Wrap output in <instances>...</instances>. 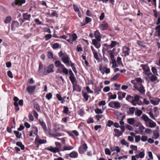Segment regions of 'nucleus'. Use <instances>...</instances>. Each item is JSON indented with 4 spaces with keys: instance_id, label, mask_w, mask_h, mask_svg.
I'll return each instance as SVG.
<instances>
[{
    "instance_id": "nucleus-21",
    "label": "nucleus",
    "mask_w": 160,
    "mask_h": 160,
    "mask_svg": "<svg viewBox=\"0 0 160 160\" xmlns=\"http://www.w3.org/2000/svg\"><path fill=\"white\" fill-rule=\"evenodd\" d=\"M55 65L56 67L62 68L64 65L61 63L59 61H57L55 62Z\"/></svg>"
},
{
    "instance_id": "nucleus-51",
    "label": "nucleus",
    "mask_w": 160,
    "mask_h": 160,
    "mask_svg": "<svg viewBox=\"0 0 160 160\" xmlns=\"http://www.w3.org/2000/svg\"><path fill=\"white\" fill-rule=\"evenodd\" d=\"M94 90L95 93H97V94H98L99 93V92L101 91V88L98 87H97L95 88Z\"/></svg>"
},
{
    "instance_id": "nucleus-11",
    "label": "nucleus",
    "mask_w": 160,
    "mask_h": 160,
    "mask_svg": "<svg viewBox=\"0 0 160 160\" xmlns=\"http://www.w3.org/2000/svg\"><path fill=\"white\" fill-rule=\"evenodd\" d=\"M47 150L54 153H56L57 152H59L60 151V150L58 148H53L52 146L50 147L49 148H47Z\"/></svg>"
},
{
    "instance_id": "nucleus-39",
    "label": "nucleus",
    "mask_w": 160,
    "mask_h": 160,
    "mask_svg": "<svg viewBox=\"0 0 160 160\" xmlns=\"http://www.w3.org/2000/svg\"><path fill=\"white\" fill-rule=\"evenodd\" d=\"M155 75H152L150 78V80L151 82H153L157 80V77Z\"/></svg>"
},
{
    "instance_id": "nucleus-53",
    "label": "nucleus",
    "mask_w": 160,
    "mask_h": 160,
    "mask_svg": "<svg viewBox=\"0 0 160 160\" xmlns=\"http://www.w3.org/2000/svg\"><path fill=\"white\" fill-rule=\"evenodd\" d=\"M70 65L73 71V72H74V73L75 74H76L77 73V71L76 70L75 67H74V64L72 63V64H71Z\"/></svg>"
},
{
    "instance_id": "nucleus-56",
    "label": "nucleus",
    "mask_w": 160,
    "mask_h": 160,
    "mask_svg": "<svg viewBox=\"0 0 160 160\" xmlns=\"http://www.w3.org/2000/svg\"><path fill=\"white\" fill-rule=\"evenodd\" d=\"M141 140L143 142H145L148 140V137L145 136H142L141 137Z\"/></svg>"
},
{
    "instance_id": "nucleus-27",
    "label": "nucleus",
    "mask_w": 160,
    "mask_h": 160,
    "mask_svg": "<svg viewBox=\"0 0 160 160\" xmlns=\"http://www.w3.org/2000/svg\"><path fill=\"white\" fill-rule=\"evenodd\" d=\"M142 112L141 110L138 109L136 110L135 112V114L137 117L140 116L142 114Z\"/></svg>"
},
{
    "instance_id": "nucleus-6",
    "label": "nucleus",
    "mask_w": 160,
    "mask_h": 160,
    "mask_svg": "<svg viewBox=\"0 0 160 160\" xmlns=\"http://www.w3.org/2000/svg\"><path fill=\"white\" fill-rule=\"evenodd\" d=\"M25 2V0H16L15 2H13L12 3V6H14L16 5L21 6Z\"/></svg>"
},
{
    "instance_id": "nucleus-30",
    "label": "nucleus",
    "mask_w": 160,
    "mask_h": 160,
    "mask_svg": "<svg viewBox=\"0 0 160 160\" xmlns=\"http://www.w3.org/2000/svg\"><path fill=\"white\" fill-rule=\"evenodd\" d=\"M73 148L72 146H64L63 147L62 151L69 150L73 149Z\"/></svg>"
},
{
    "instance_id": "nucleus-45",
    "label": "nucleus",
    "mask_w": 160,
    "mask_h": 160,
    "mask_svg": "<svg viewBox=\"0 0 160 160\" xmlns=\"http://www.w3.org/2000/svg\"><path fill=\"white\" fill-rule=\"evenodd\" d=\"M105 154L106 155H110L111 154V152L110 151L108 148H105Z\"/></svg>"
},
{
    "instance_id": "nucleus-57",
    "label": "nucleus",
    "mask_w": 160,
    "mask_h": 160,
    "mask_svg": "<svg viewBox=\"0 0 160 160\" xmlns=\"http://www.w3.org/2000/svg\"><path fill=\"white\" fill-rule=\"evenodd\" d=\"M114 123L111 120H108V123L107 125L109 127H110L112 125H113Z\"/></svg>"
},
{
    "instance_id": "nucleus-24",
    "label": "nucleus",
    "mask_w": 160,
    "mask_h": 160,
    "mask_svg": "<svg viewBox=\"0 0 160 160\" xmlns=\"http://www.w3.org/2000/svg\"><path fill=\"white\" fill-rule=\"evenodd\" d=\"M110 150L112 151H116L117 153L119 152L120 151V149L118 146L111 147Z\"/></svg>"
},
{
    "instance_id": "nucleus-17",
    "label": "nucleus",
    "mask_w": 160,
    "mask_h": 160,
    "mask_svg": "<svg viewBox=\"0 0 160 160\" xmlns=\"http://www.w3.org/2000/svg\"><path fill=\"white\" fill-rule=\"evenodd\" d=\"M73 87V91H77V92H80L81 91V89L79 87L78 85L77 84H73L72 86Z\"/></svg>"
},
{
    "instance_id": "nucleus-41",
    "label": "nucleus",
    "mask_w": 160,
    "mask_h": 160,
    "mask_svg": "<svg viewBox=\"0 0 160 160\" xmlns=\"http://www.w3.org/2000/svg\"><path fill=\"white\" fill-rule=\"evenodd\" d=\"M152 71L154 75L158 76L156 69L154 67H152L151 68Z\"/></svg>"
},
{
    "instance_id": "nucleus-26",
    "label": "nucleus",
    "mask_w": 160,
    "mask_h": 160,
    "mask_svg": "<svg viewBox=\"0 0 160 160\" xmlns=\"http://www.w3.org/2000/svg\"><path fill=\"white\" fill-rule=\"evenodd\" d=\"M12 18L10 16H7L4 21L5 23L7 24L10 22L11 21Z\"/></svg>"
},
{
    "instance_id": "nucleus-59",
    "label": "nucleus",
    "mask_w": 160,
    "mask_h": 160,
    "mask_svg": "<svg viewBox=\"0 0 160 160\" xmlns=\"http://www.w3.org/2000/svg\"><path fill=\"white\" fill-rule=\"evenodd\" d=\"M117 97V95L116 94H114V95L111 94L110 96V98H109L108 101H109L110 99H114L116 98Z\"/></svg>"
},
{
    "instance_id": "nucleus-7",
    "label": "nucleus",
    "mask_w": 160,
    "mask_h": 160,
    "mask_svg": "<svg viewBox=\"0 0 160 160\" xmlns=\"http://www.w3.org/2000/svg\"><path fill=\"white\" fill-rule=\"evenodd\" d=\"M19 26V23L17 21H13L11 24V29L12 30L15 31L16 28L18 27Z\"/></svg>"
},
{
    "instance_id": "nucleus-46",
    "label": "nucleus",
    "mask_w": 160,
    "mask_h": 160,
    "mask_svg": "<svg viewBox=\"0 0 160 160\" xmlns=\"http://www.w3.org/2000/svg\"><path fill=\"white\" fill-rule=\"evenodd\" d=\"M73 7L74 11L75 12H78L80 11L79 8L77 5L74 4L73 5Z\"/></svg>"
},
{
    "instance_id": "nucleus-8",
    "label": "nucleus",
    "mask_w": 160,
    "mask_h": 160,
    "mask_svg": "<svg viewBox=\"0 0 160 160\" xmlns=\"http://www.w3.org/2000/svg\"><path fill=\"white\" fill-rule=\"evenodd\" d=\"M36 88V86L35 85L29 86L27 87V89L28 92L31 94L34 92Z\"/></svg>"
},
{
    "instance_id": "nucleus-23",
    "label": "nucleus",
    "mask_w": 160,
    "mask_h": 160,
    "mask_svg": "<svg viewBox=\"0 0 160 160\" xmlns=\"http://www.w3.org/2000/svg\"><path fill=\"white\" fill-rule=\"evenodd\" d=\"M69 156L72 158H76L78 157V153L76 152L73 151L69 154Z\"/></svg>"
},
{
    "instance_id": "nucleus-19",
    "label": "nucleus",
    "mask_w": 160,
    "mask_h": 160,
    "mask_svg": "<svg viewBox=\"0 0 160 160\" xmlns=\"http://www.w3.org/2000/svg\"><path fill=\"white\" fill-rule=\"evenodd\" d=\"M108 27V25L107 23L101 24L100 25L99 28L101 30H105Z\"/></svg>"
},
{
    "instance_id": "nucleus-13",
    "label": "nucleus",
    "mask_w": 160,
    "mask_h": 160,
    "mask_svg": "<svg viewBox=\"0 0 160 160\" xmlns=\"http://www.w3.org/2000/svg\"><path fill=\"white\" fill-rule=\"evenodd\" d=\"M118 95V99L119 100H122L123 98L125 97L126 93L122 92H118L117 93Z\"/></svg>"
},
{
    "instance_id": "nucleus-63",
    "label": "nucleus",
    "mask_w": 160,
    "mask_h": 160,
    "mask_svg": "<svg viewBox=\"0 0 160 160\" xmlns=\"http://www.w3.org/2000/svg\"><path fill=\"white\" fill-rule=\"evenodd\" d=\"M141 137L140 136H135V141L137 142H138L140 140Z\"/></svg>"
},
{
    "instance_id": "nucleus-55",
    "label": "nucleus",
    "mask_w": 160,
    "mask_h": 160,
    "mask_svg": "<svg viewBox=\"0 0 160 160\" xmlns=\"http://www.w3.org/2000/svg\"><path fill=\"white\" fill-rule=\"evenodd\" d=\"M52 95L50 93H49L47 94L46 96V98L48 100H49L52 98Z\"/></svg>"
},
{
    "instance_id": "nucleus-29",
    "label": "nucleus",
    "mask_w": 160,
    "mask_h": 160,
    "mask_svg": "<svg viewBox=\"0 0 160 160\" xmlns=\"http://www.w3.org/2000/svg\"><path fill=\"white\" fill-rule=\"evenodd\" d=\"M114 108H120L121 106L119 102H114Z\"/></svg>"
},
{
    "instance_id": "nucleus-20",
    "label": "nucleus",
    "mask_w": 160,
    "mask_h": 160,
    "mask_svg": "<svg viewBox=\"0 0 160 160\" xmlns=\"http://www.w3.org/2000/svg\"><path fill=\"white\" fill-rule=\"evenodd\" d=\"M40 124L44 130H47V127L45 123L44 122L43 120H39V121Z\"/></svg>"
},
{
    "instance_id": "nucleus-4",
    "label": "nucleus",
    "mask_w": 160,
    "mask_h": 160,
    "mask_svg": "<svg viewBox=\"0 0 160 160\" xmlns=\"http://www.w3.org/2000/svg\"><path fill=\"white\" fill-rule=\"evenodd\" d=\"M133 87L135 88L134 90H137L141 94H143L145 92V90L144 87L142 84L141 83L138 84V85H134Z\"/></svg>"
},
{
    "instance_id": "nucleus-3",
    "label": "nucleus",
    "mask_w": 160,
    "mask_h": 160,
    "mask_svg": "<svg viewBox=\"0 0 160 160\" xmlns=\"http://www.w3.org/2000/svg\"><path fill=\"white\" fill-rule=\"evenodd\" d=\"M140 66L142 68L143 70L144 71V73L145 75H147L149 78V76L152 74V73L151 72L150 69L149 67L146 65L141 64Z\"/></svg>"
},
{
    "instance_id": "nucleus-58",
    "label": "nucleus",
    "mask_w": 160,
    "mask_h": 160,
    "mask_svg": "<svg viewBox=\"0 0 160 160\" xmlns=\"http://www.w3.org/2000/svg\"><path fill=\"white\" fill-rule=\"evenodd\" d=\"M68 111V108L67 107L64 106V109L63 112L65 114H67Z\"/></svg>"
},
{
    "instance_id": "nucleus-2",
    "label": "nucleus",
    "mask_w": 160,
    "mask_h": 160,
    "mask_svg": "<svg viewBox=\"0 0 160 160\" xmlns=\"http://www.w3.org/2000/svg\"><path fill=\"white\" fill-rule=\"evenodd\" d=\"M14 101V105L15 106V109L16 111H18L19 110V108L18 107L19 105L20 106L23 105V100H19L18 98L15 97L13 98Z\"/></svg>"
},
{
    "instance_id": "nucleus-61",
    "label": "nucleus",
    "mask_w": 160,
    "mask_h": 160,
    "mask_svg": "<svg viewBox=\"0 0 160 160\" xmlns=\"http://www.w3.org/2000/svg\"><path fill=\"white\" fill-rule=\"evenodd\" d=\"M145 132L146 133L150 134L152 132V130L150 129L146 128L145 129Z\"/></svg>"
},
{
    "instance_id": "nucleus-44",
    "label": "nucleus",
    "mask_w": 160,
    "mask_h": 160,
    "mask_svg": "<svg viewBox=\"0 0 160 160\" xmlns=\"http://www.w3.org/2000/svg\"><path fill=\"white\" fill-rule=\"evenodd\" d=\"M119 75L120 74H115L113 78H111V80L112 81L116 80L117 79V78L119 76Z\"/></svg>"
},
{
    "instance_id": "nucleus-5",
    "label": "nucleus",
    "mask_w": 160,
    "mask_h": 160,
    "mask_svg": "<svg viewBox=\"0 0 160 160\" xmlns=\"http://www.w3.org/2000/svg\"><path fill=\"white\" fill-rule=\"evenodd\" d=\"M87 148L88 146L87 144L84 143L79 148L78 152L80 154H82L87 151Z\"/></svg>"
},
{
    "instance_id": "nucleus-62",
    "label": "nucleus",
    "mask_w": 160,
    "mask_h": 160,
    "mask_svg": "<svg viewBox=\"0 0 160 160\" xmlns=\"http://www.w3.org/2000/svg\"><path fill=\"white\" fill-rule=\"evenodd\" d=\"M139 155L140 158H142L145 156V153L143 152H141L139 153Z\"/></svg>"
},
{
    "instance_id": "nucleus-43",
    "label": "nucleus",
    "mask_w": 160,
    "mask_h": 160,
    "mask_svg": "<svg viewBox=\"0 0 160 160\" xmlns=\"http://www.w3.org/2000/svg\"><path fill=\"white\" fill-rule=\"evenodd\" d=\"M151 103L154 105H157L158 104L159 102V100L158 99L157 101H155L153 100H151L150 101Z\"/></svg>"
},
{
    "instance_id": "nucleus-34",
    "label": "nucleus",
    "mask_w": 160,
    "mask_h": 160,
    "mask_svg": "<svg viewBox=\"0 0 160 160\" xmlns=\"http://www.w3.org/2000/svg\"><path fill=\"white\" fill-rule=\"evenodd\" d=\"M112 62H110V63L112 64V67L113 68H115V67H118V66L117 64L116 61L115 60L112 59Z\"/></svg>"
},
{
    "instance_id": "nucleus-47",
    "label": "nucleus",
    "mask_w": 160,
    "mask_h": 160,
    "mask_svg": "<svg viewBox=\"0 0 160 160\" xmlns=\"http://www.w3.org/2000/svg\"><path fill=\"white\" fill-rule=\"evenodd\" d=\"M48 57L49 59H52L53 58V55L52 52H48Z\"/></svg>"
},
{
    "instance_id": "nucleus-60",
    "label": "nucleus",
    "mask_w": 160,
    "mask_h": 160,
    "mask_svg": "<svg viewBox=\"0 0 160 160\" xmlns=\"http://www.w3.org/2000/svg\"><path fill=\"white\" fill-rule=\"evenodd\" d=\"M61 136V134L59 132H57L56 133L53 134L52 135V137H60Z\"/></svg>"
},
{
    "instance_id": "nucleus-37",
    "label": "nucleus",
    "mask_w": 160,
    "mask_h": 160,
    "mask_svg": "<svg viewBox=\"0 0 160 160\" xmlns=\"http://www.w3.org/2000/svg\"><path fill=\"white\" fill-rule=\"evenodd\" d=\"M121 143L122 144L126 145L127 147L129 146V145L128 142L124 139H123L121 140Z\"/></svg>"
},
{
    "instance_id": "nucleus-38",
    "label": "nucleus",
    "mask_w": 160,
    "mask_h": 160,
    "mask_svg": "<svg viewBox=\"0 0 160 160\" xmlns=\"http://www.w3.org/2000/svg\"><path fill=\"white\" fill-rule=\"evenodd\" d=\"M135 111V108L134 107L130 108H129V112L128 113L129 114H133L134 113Z\"/></svg>"
},
{
    "instance_id": "nucleus-49",
    "label": "nucleus",
    "mask_w": 160,
    "mask_h": 160,
    "mask_svg": "<svg viewBox=\"0 0 160 160\" xmlns=\"http://www.w3.org/2000/svg\"><path fill=\"white\" fill-rule=\"evenodd\" d=\"M117 63H118V64L119 65H121V64H122V60H121V58L119 57H118L117 58Z\"/></svg>"
},
{
    "instance_id": "nucleus-32",
    "label": "nucleus",
    "mask_w": 160,
    "mask_h": 160,
    "mask_svg": "<svg viewBox=\"0 0 160 160\" xmlns=\"http://www.w3.org/2000/svg\"><path fill=\"white\" fill-rule=\"evenodd\" d=\"M14 133L15 134L17 138H20L21 137V134L18 131H14Z\"/></svg>"
},
{
    "instance_id": "nucleus-9",
    "label": "nucleus",
    "mask_w": 160,
    "mask_h": 160,
    "mask_svg": "<svg viewBox=\"0 0 160 160\" xmlns=\"http://www.w3.org/2000/svg\"><path fill=\"white\" fill-rule=\"evenodd\" d=\"M94 37L99 42L101 41V35L100 33L98 31L96 30L94 32Z\"/></svg>"
},
{
    "instance_id": "nucleus-25",
    "label": "nucleus",
    "mask_w": 160,
    "mask_h": 160,
    "mask_svg": "<svg viewBox=\"0 0 160 160\" xmlns=\"http://www.w3.org/2000/svg\"><path fill=\"white\" fill-rule=\"evenodd\" d=\"M135 122L134 118H131L127 119V122L129 124L133 125L134 123Z\"/></svg>"
},
{
    "instance_id": "nucleus-64",
    "label": "nucleus",
    "mask_w": 160,
    "mask_h": 160,
    "mask_svg": "<svg viewBox=\"0 0 160 160\" xmlns=\"http://www.w3.org/2000/svg\"><path fill=\"white\" fill-rule=\"evenodd\" d=\"M93 54L94 56V57L97 60H98L99 59V58L98 57V53L97 52H94V53H93Z\"/></svg>"
},
{
    "instance_id": "nucleus-36",
    "label": "nucleus",
    "mask_w": 160,
    "mask_h": 160,
    "mask_svg": "<svg viewBox=\"0 0 160 160\" xmlns=\"http://www.w3.org/2000/svg\"><path fill=\"white\" fill-rule=\"evenodd\" d=\"M69 79L70 80L72 84L73 85L74 84V83L75 81L76 80V78L74 76H70Z\"/></svg>"
},
{
    "instance_id": "nucleus-33",
    "label": "nucleus",
    "mask_w": 160,
    "mask_h": 160,
    "mask_svg": "<svg viewBox=\"0 0 160 160\" xmlns=\"http://www.w3.org/2000/svg\"><path fill=\"white\" fill-rule=\"evenodd\" d=\"M145 128L143 125H140L139 127V129L140 131V132L139 133L141 134H142L143 133L144 130Z\"/></svg>"
},
{
    "instance_id": "nucleus-16",
    "label": "nucleus",
    "mask_w": 160,
    "mask_h": 160,
    "mask_svg": "<svg viewBox=\"0 0 160 160\" xmlns=\"http://www.w3.org/2000/svg\"><path fill=\"white\" fill-rule=\"evenodd\" d=\"M54 66L53 64H51L49 65L47 68V71L48 73L52 72H54L53 68Z\"/></svg>"
},
{
    "instance_id": "nucleus-28",
    "label": "nucleus",
    "mask_w": 160,
    "mask_h": 160,
    "mask_svg": "<svg viewBox=\"0 0 160 160\" xmlns=\"http://www.w3.org/2000/svg\"><path fill=\"white\" fill-rule=\"evenodd\" d=\"M31 17L30 14H28L26 13L23 14V18L26 20H29Z\"/></svg>"
},
{
    "instance_id": "nucleus-14",
    "label": "nucleus",
    "mask_w": 160,
    "mask_h": 160,
    "mask_svg": "<svg viewBox=\"0 0 160 160\" xmlns=\"http://www.w3.org/2000/svg\"><path fill=\"white\" fill-rule=\"evenodd\" d=\"M35 142L40 144L46 143L47 142L46 140L40 139L37 137L36 138Z\"/></svg>"
},
{
    "instance_id": "nucleus-22",
    "label": "nucleus",
    "mask_w": 160,
    "mask_h": 160,
    "mask_svg": "<svg viewBox=\"0 0 160 160\" xmlns=\"http://www.w3.org/2000/svg\"><path fill=\"white\" fill-rule=\"evenodd\" d=\"M141 118L145 122H148L149 121L151 120V119L145 114L143 115L141 117Z\"/></svg>"
},
{
    "instance_id": "nucleus-50",
    "label": "nucleus",
    "mask_w": 160,
    "mask_h": 160,
    "mask_svg": "<svg viewBox=\"0 0 160 160\" xmlns=\"http://www.w3.org/2000/svg\"><path fill=\"white\" fill-rule=\"evenodd\" d=\"M83 96L86 101H87L88 100V96L86 92H84L83 93Z\"/></svg>"
},
{
    "instance_id": "nucleus-40",
    "label": "nucleus",
    "mask_w": 160,
    "mask_h": 160,
    "mask_svg": "<svg viewBox=\"0 0 160 160\" xmlns=\"http://www.w3.org/2000/svg\"><path fill=\"white\" fill-rule=\"evenodd\" d=\"M95 111L96 113L98 114H101L103 113V111H102L101 109L98 108H96L95 110Z\"/></svg>"
},
{
    "instance_id": "nucleus-54",
    "label": "nucleus",
    "mask_w": 160,
    "mask_h": 160,
    "mask_svg": "<svg viewBox=\"0 0 160 160\" xmlns=\"http://www.w3.org/2000/svg\"><path fill=\"white\" fill-rule=\"evenodd\" d=\"M59 46V44L58 43H56L53 44L52 47L53 49H56L58 48Z\"/></svg>"
},
{
    "instance_id": "nucleus-31",
    "label": "nucleus",
    "mask_w": 160,
    "mask_h": 160,
    "mask_svg": "<svg viewBox=\"0 0 160 160\" xmlns=\"http://www.w3.org/2000/svg\"><path fill=\"white\" fill-rule=\"evenodd\" d=\"M62 69V72L65 74L67 75L68 74V69L66 68L64 66L61 68Z\"/></svg>"
},
{
    "instance_id": "nucleus-1",
    "label": "nucleus",
    "mask_w": 160,
    "mask_h": 160,
    "mask_svg": "<svg viewBox=\"0 0 160 160\" xmlns=\"http://www.w3.org/2000/svg\"><path fill=\"white\" fill-rule=\"evenodd\" d=\"M58 55L59 57L61 58L62 61L65 64H68V66L71 64H72V63L70 60L69 56L67 53H64L62 51H61L58 53Z\"/></svg>"
},
{
    "instance_id": "nucleus-52",
    "label": "nucleus",
    "mask_w": 160,
    "mask_h": 160,
    "mask_svg": "<svg viewBox=\"0 0 160 160\" xmlns=\"http://www.w3.org/2000/svg\"><path fill=\"white\" fill-rule=\"evenodd\" d=\"M117 43V42L116 41H112L110 45H108L109 46H110L112 48H113L114 47Z\"/></svg>"
},
{
    "instance_id": "nucleus-12",
    "label": "nucleus",
    "mask_w": 160,
    "mask_h": 160,
    "mask_svg": "<svg viewBox=\"0 0 160 160\" xmlns=\"http://www.w3.org/2000/svg\"><path fill=\"white\" fill-rule=\"evenodd\" d=\"M97 39H92V44L94 46L97 48H99L100 46L101 45L98 42Z\"/></svg>"
},
{
    "instance_id": "nucleus-10",
    "label": "nucleus",
    "mask_w": 160,
    "mask_h": 160,
    "mask_svg": "<svg viewBox=\"0 0 160 160\" xmlns=\"http://www.w3.org/2000/svg\"><path fill=\"white\" fill-rule=\"evenodd\" d=\"M153 135L152 138L154 139H156L159 138L160 135L158 130H155L153 131Z\"/></svg>"
},
{
    "instance_id": "nucleus-48",
    "label": "nucleus",
    "mask_w": 160,
    "mask_h": 160,
    "mask_svg": "<svg viewBox=\"0 0 160 160\" xmlns=\"http://www.w3.org/2000/svg\"><path fill=\"white\" fill-rule=\"evenodd\" d=\"M72 41H75L77 38V34L75 33L73 34L72 35Z\"/></svg>"
},
{
    "instance_id": "nucleus-42",
    "label": "nucleus",
    "mask_w": 160,
    "mask_h": 160,
    "mask_svg": "<svg viewBox=\"0 0 160 160\" xmlns=\"http://www.w3.org/2000/svg\"><path fill=\"white\" fill-rule=\"evenodd\" d=\"M108 54L110 55V58L112 59H112H113V58L114 57V56L113 55V52H112V51L111 50H108Z\"/></svg>"
},
{
    "instance_id": "nucleus-35",
    "label": "nucleus",
    "mask_w": 160,
    "mask_h": 160,
    "mask_svg": "<svg viewBox=\"0 0 160 160\" xmlns=\"http://www.w3.org/2000/svg\"><path fill=\"white\" fill-rule=\"evenodd\" d=\"M34 107L35 108L38 112H40V109L39 105L38 103L34 104Z\"/></svg>"
},
{
    "instance_id": "nucleus-15",
    "label": "nucleus",
    "mask_w": 160,
    "mask_h": 160,
    "mask_svg": "<svg viewBox=\"0 0 160 160\" xmlns=\"http://www.w3.org/2000/svg\"><path fill=\"white\" fill-rule=\"evenodd\" d=\"M148 125H147V127H150L151 128H153L155 127L156 126V123L152 121L151 119V120L149 121L148 122Z\"/></svg>"
},
{
    "instance_id": "nucleus-18",
    "label": "nucleus",
    "mask_w": 160,
    "mask_h": 160,
    "mask_svg": "<svg viewBox=\"0 0 160 160\" xmlns=\"http://www.w3.org/2000/svg\"><path fill=\"white\" fill-rule=\"evenodd\" d=\"M114 131L115 133V136L118 137L121 136L122 134V132H121L120 130L117 129H114Z\"/></svg>"
}]
</instances>
